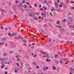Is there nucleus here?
Returning a JSON list of instances; mask_svg holds the SVG:
<instances>
[{
	"label": "nucleus",
	"instance_id": "a211bd4d",
	"mask_svg": "<svg viewBox=\"0 0 74 74\" xmlns=\"http://www.w3.org/2000/svg\"><path fill=\"white\" fill-rule=\"evenodd\" d=\"M1 12H4V10H1Z\"/></svg>",
	"mask_w": 74,
	"mask_h": 74
},
{
	"label": "nucleus",
	"instance_id": "774afa93",
	"mask_svg": "<svg viewBox=\"0 0 74 74\" xmlns=\"http://www.w3.org/2000/svg\"><path fill=\"white\" fill-rule=\"evenodd\" d=\"M30 68H29L28 69V70H30Z\"/></svg>",
	"mask_w": 74,
	"mask_h": 74
},
{
	"label": "nucleus",
	"instance_id": "9d476101",
	"mask_svg": "<svg viewBox=\"0 0 74 74\" xmlns=\"http://www.w3.org/2000/svg\"><path fill=\"white\" fill-rule=\"evenodd\" d=\"M46 61L48 62H51V60L48 59L47 58L46 59Z\"/></svg>",
	"mask_w": 74,
	"mask_h": 74
},
{
	"label": "nucleus",
	"instance_id": "b1692460",
	"mask_svg": "<svg viewBox=\"0 0 74 74\" xmlns=\"http://www.w3.org/2000/svg\"><path fill=\"white\" fill-rule=\"evenodd\" d=\"M40 53H44V52H42V51H40Z\"/></svg>",
	"mask_w": 74,
	"mask_h": 74
},
{
	"label": "nucleus",
	"instance_id": "f3484780",
	"mask_svg": "<svg viewBox=\"0 0 74 74\" xmlns=\"http://www.w3.org/2000/svg\"><path fill=\"white\" fill-rule=\"evenodd\" d=\"M32 63L34 64V65H36V63L35 62H33Z\"/></svg>",
	"mask_w": 74,
	"mask_h": 74
},
{
	"label": "nucleus",
	"instance_id": "2eb2a0df",
	"mask_svg": "<svg viewBox=\"0 0 74 74\" xmlns=\"http://www.w3.org/2000/svg\"><path fill=\"white\" fill-rule=\"evenodd\" d=\"M58 56V55H56L54 56V57L55 58H56Z\"/></svg>",
	"mask_w": 74,
	"mask_h": 74
},
{
	"label": "nucleus",
	"instance_id": "0e129e2a",
	"mask_svg": "<svg viewBox=\"0 0 74 74\" xmlns=\"http://www.w3.org/2000/svg\"><path fill=\"white\" fill-rule=\"evenodd\" d=\"M61 4H63V2H61Z\"/></svg>",
	"mask_w": 74,
	"mask_h": 74
},
{
	"label": "nucleus",
	"instance_id": "bb28decb",
	"mask_svg": "<svg viewBox=\"0 0 74 74\" xmlns=\"http://www.w3.org/2000/svg\"><path fill=\"white\" fill-rule=\"evenodd\" d=\"M67 63H68V61H67L65 63V64H67Z\"/></svg>",
	"mask_w": 74,
	"mask_h": 74
},
{
	"label": "nucleus",
	"instance_id": "a19ab883",
	"mask_svg": "<svg viewBox=\"0 0 74 74\" xmlns=\"http://www.w3.org/2000/svg\"><path fill=\"white\" fill-rule=\"evenodd\" d=\"M43 58H46V56H43Z\"/></svg>",
	"mask_w": 74,
	"mask_h": 74
},
{
	"label": "nucleus",
	"instance_id": "680f3d73",
	"mask_svg": "<svg viewBox=\"0 0 74 74\" xmlns=\"http://www.w3.org/2000/svg\"><path fill=\"white\" fill-rule=\"evenodd\" d=\"M26 3V4H28V5L29 4V3L27 2Z\"/></svg>",
	"mask_w": 74,
	"mask_h": 74
},
{
	"label": "nucleus",
	"instance_id": "49530a36",
	"mask_svg": "<svg viewBox=\"0 0 74 74\" xmlns=\"http://www.w3.org/2000/svg\"><path fill=\"white\" fill-rule=\"evenodd\" d=\"M14 18H16V15H14Z\"/></svg>",
	"mask_w": 74,
	"mask_h": 74
},
{
	"label": "nucleus",
	"instance_id": "f03ea898",
	"mask_svg": "<svg viewBox=\"0 0 74 74\" xmlns=\"http://www.w3.org/2000/svg\"><path fill=\"white\" fill-rule=\"evenodd\" d=\"M44 13H42V14H41L42 15H43L44 16V17H45V15H46V12H45V11L44 12Z\"/></svg>",
	"mask_w": 74,
	"mask_h": 74
},
{
	"label": "nucleus",
	"instance_id": "8fccbe9b",
	"mask_svg": "<svg viewBox=\"0 0 74 74\" xmlns=\"http://www.w3.org/2000/svg\"><path fill=\"white\" fill-rule=\"evenodd\" d=\"M14 72L15 73H17V71L15 70Z\"/></svg>",
	"mask_w": 74,
	"mask_h": 74
},
{
	"label": "nucleus",
	"instance_id": "c756f323",
	"mask_svg": "<svg viewBox=\"0 0 74 74\" xmlns=\"http://www.w3.org/2000/svg\"><path fill=\"white\" fill-rule=\"evenodd\" d=\"M8 36H11V34L10 33H9L8 34Z\"/></svg>",
	"mask_w": 74,
	"mask_h": 74
},
{
	"label": "nucleus",
	"instance_id": "6e6d98bb",
	"mask_svg": "<svg viewBox=\"0 0 74 74\" xmlns=\"http://www.w3.org/2000/svg\"><path fill=\"white\" fill-rule=\"evenodd\" d=\"M39 7L40 8H41V5H40Z\"/></svg>",
	"mask_w": 74,
	"mask_h": 74
},
{
	"label": "nucleus",
	"instance_id": "58836bf2",
	"mask_svg": "<svg viewBox=\"0 0 74 74\" xmlns=\"http://www.w3.org/2000/svg\"><path fill=\"white\" fill-rule=\"evenodd\" d=\"M1 29H4V28H3V27H1Z\"/></svg>",
	"mask_w": 74,
	"mask_h": 74
},
{
	"label": "nucleus",
	"instance_id": "3c124183",
	"mask_svg": "<svg viewBox=\"0 0 74 74\" xmlns=\"http://www.w3.org/2000/svg\"><path fill=\"white\" fill-rule=\"evenodd\" d=\"M36 57V55H35L34 56V58H35Z\"/></svg>",
	"mask_w": 74,
	"mask_h": 74
},
{
	"label": "nucleus",
	"instance_id": "6e6552de",
	"mask_svg": "<svg viewBox=\"0 0 74 74\" xmlns=\"http://www.w3.org/2000/svg\"><path fill=\"white\" fill-rule=\"evenodd\" d=\"M48 69V67H47L46 68H43V70H44V71H45L46 70H47Z\"/></svg>",
	"mask_w": 74,
	"mask_h": 74
},
{
	"label": "nucleus",
	"instance_id": "603ef678",
	"mask_svg": "<svg viewBox=\"0 0 74 74\" xmlns=\"http://www.w3.org/2000/svg\"><path fill=\"white\" fill-rule=\"evenodd\" d=\"M50 14L51 15V16H52V14H51V13H50Z\"/></svg>",
	"mask_w": 74,
	"mask_h": 74
},
{
	"label": "nucleus",
	"instance_id": "c9c22d12",
	"mask_svg": "<svg viewBox=\"0 0 74 74\" xmlns=\"http://www.w3.org/2000/svg\"><path fill=\"white\" fill-rule=\"evenodd\" d=\"M59 6L60 7H62V5H59Z\"/></svg>",
	"mask_w": 74,
	"mask_h": 74
},
{
	"label": "nucleus",
	"instance_id": "393cba45",
	"mask_svg": "<svg viewBox=\"0 0 74 74\" xmlns=\"http://www.w3.org/2000/svg\"><path fill=\"white\" fill-rule=\"evenodd\" d=\"M43 8L44 9H45V10H47V8H45L44 7H43Z\"/></svg>",
	"mask_w": 74,
	"mask_h": 74
},
{
	"label": "nucleus",
	"instance_id": "0eeeda50",
	"mask_svg": "<svg viewBox=\"0 0 74 74\" xmlns=\"http://www.w3.org/2000/svg\"><path fill=\"white\" fill-rule=\"evenodd\" d=\"M55 6L56 7V8H57L58 7V4L57 3H55Z\"/></svg>",
	"mask_w": 74,
	"mask_h": 74
},
{
	"label": "nucleus",
	"instance_id": "423d86ee",
	"mask_svg": "<svg viewBox=\"0 0 74 74\" xmlns=\"http://www.w3.org/2000/svg\"><path fill=\"white\" fill-rule=\"evenodd\" d=\"M29 15L30 16H34V14H33V15H32V13H29Z\"/></svg>",
	"mask_w": 74,
	"mask_h": 74
},
{
	"label": "nucleus",
	"instance_id": "f704fd0d",
	"mask_svg": "<svg viewBox=\"0 0 74 74\" xmlns=\"http://www.w3.org/2000/svg\"><path fill=\"white\" fill-rule=\"evenodd\" d=\"M23 45H24V46H26V44H24Z\"/></svg>",
	"mask_w": 74,
	"mask_h": 74
},
{
	"label": "nucleus",
	"instance_id": "5701e85b",
	"mask_svg": "<svg viewBox=\"0 0 74 74\" xmlns=\"http://www.w3.org/2000/svg\"><path fill=\"white\" fill-rule=\"evenodd\" d=\"M17 61H20V59L19 58H18V59L17 60Z\"/></svg>",
	"mask_w": 74,
	"mask_h": 74
},
{
	"label": "nucleus",
	"instance_id": "338daca9",
	"mask_svg": "<svg viewBox=\"0 0 74 74\" xmlns=\"http://www.w3.org/2000/svg\"><path fill=\"white\" fill-rule=\"evenodd\" d=\"M18 7H21V5H19Z\"/></svg>",
	"mask_w": 74,
	"mask_h": 74
},
{
	"label": "nucleus",
	"instance_id": "e2e57ef3",
	"mask_svg": "<svg viewBox=\"0 0 74 74\" xmlns=\"http://www.w3.org/2000/svg\"><path fill=\"white\" fill-rule=\"evenodd\" d=\"M43 10V9L42 8H41L40 9V10Z\"/></svg>",
	"mask_w": 74,
	"mask_h": 74
},
{
	"label": "nucleus",
	"instance_id": "69168bd1",
	"mask_svg": "<svg viewBox=\"0 0 74 74\" xmlns=\"http://www.w3.org/2000/svg\"><path fill=\"white\" fill-rule=\"evenodd\" d=\"M71 34H72V35H74V33H71Z\"/></svg>",
	"mask_w": 74,
	"mask_h": 74
},
{
	"label": "nucleus",
	"instance_id": "a878e982",
	"mask_svg": "<svg viewBox=\"0 0 74 74\" xmlns=\"http://www.w3.org/2000/svg\"><path fill=\"white\" fill-rule=\"evenodd\" d=\"M4 67V65H2V66L1 67V69H3Z\"/></svg>",
	"mask_w": 74,
	"mask_h": 74
},
{
	"label": "nucleus",
	"instance_id": "aec40b11",
	"mask_svg": "<svg viewBox=\"0 0 74 74\" xmlns=\"http://www.w3.org/2000/svg\"><path fill=\"white\" fill-rule=\"evenodd\" d=\"M57 24H58V25L59 24V23H60L59 22V21H58V22H56Z\"/></svg>",
	"mask_w": 74,
	"mask_h": 74
},
{
	"label": "nucleus",
	"instance_id": "20e7f679",
	"mask_svg": "<svg viewBox=\"0 0 74 74\" xmlns=\"http://www.w3.org/2000/svg\"><path fill=\"white\" fill-rule=\"evenodd\" d=\"M12 36H16V34L15 33H13L12 35Z\"/></svg>",
	"mask_w": 74,
	"mask_h": 74
},
{
	"label": "nucleus",
	"instance_id": "e433bc0d",
	"mask_svg": "<svg viewBox=\"0 0 74 74\" xmlns=\"http://www.w3.org/2000/svg\"><path fill=\"white\" fill-rule=\"evenodd\" d=\"M44 26L45 27H47V25L46 24H45Z\"/></svg>",
	"mask_w": 74,
	"mask_h": 74
},
{
	"label": "nucleus",
	"instance_id": "de8ad7c7",
	"mask_svg": "<svg viewBox=\"0 0 74 74\" xmlns=\"http://www.w3.org/2000/svg\"><path fill=\"white\" fill-rule=\"evenodd\" d=\"M23 41H24L25 42H27L26 40L25 41V40H23Z\"/></svg>",
	"mask_w": 74,
	"mask_h": 74
},
{
	"label": "nucleus",
	"instance_id": "4468645a",
	"mask_svg": "<svg viewBox=\"0 0 74 74\" xmlns=\"http://www.w3.org/2000/svg\"><path fill=\"white\" fill-rule=\"evenodd\" d=\"M3 56H7V54L5 53H4Z\"/></svg>",
	"mask_w": 74,
	"mask_h": 74
},
{
	"label": "nucleus",
	"instance_id": "6ab92c4d",
	"mask_svg": "<svg viewBox=\"0 0 74 74\" xmlns=\"http://www.w3.org/2000/svg\"><path fill=\"white\" fill-rule=\"evenodd\" d=\"M16 64L17 65V66H18V67H19V64L18 63H16Z\"/></svg>",
	"mask_w": 74,
	"mask_h": 74
},
{
	"label": "nucleus",
	"instance_id": "052dcab7",
	"mask_svg": "<svg viewBox=\"0 0 74 74\" xmlns=\"http://www.w3.org/2000/svg\"><path fill=\"white\" fill-rule=\"evenodd\" d=\"M29 8H32V6H31L30 5H29Z\"/></svg>",
	"mask_w": 74,
	"mask_h": 74
},
{
	"label": "nucleus",
	"instance_id": "cd10ccee",
	"mask_svg": "<svg viewBox=\"0 0 74 74\" xmlns=\"http://www.w3.org/2000/svg\"><path fill=\"white\" fill-rule=\"evenodd\" d=\"M16 3H19V1H16Z\"/></svg>",
	"mask_w": 74,
	"mask_h": 74
},
{
	"label": "nucleus",
	"instance_id": "39448f33",
	"mask_svg": "<svg viewBox=\"0 0 74 74\" xmlns=\"http://www.w3.org/2000/svg\"><path fill=\"white\" fill-rule=\"evenodd\" d=\"M17 38H18V40H19V39L20 38H21V39H23V38L21 37V36H17Z\"/></svg>",
	"mask_w": 74,
	"mask_h": 74
},
{
	"label": "nucleus",
	"instance_id": "72a5a7b5",
	"mask_svg": "<svg viewBox=\"0 0 74 74\" xmlns=\"http://www.w3.org/2000/svg\"><path fill=\"white\" fill-rule=\"evenodd\" d=\"M42 40H43V41H44V38H42Z\"/></svg>",
	"mask_w": 74,
	"mask_h": 74
},
{
	"label": "nucleus",
	"instance_id": "f257e3e1",
	"mask_svg": "<svg viewBox=\"0 0 74 74\" xmlns=\"http://www.w3.org/2000/svg\"><path fill=\"white\" fill-rule=\"evenodd\" d=\"M57 27L59 28V29H61V33L63 34V32L64 31V29L62 28V26H58L57 25Z\"/></svg>",
	"mask_w": 74,
	"mask_h": 74
},
{
	"label": "nucleus",
	"instance_id": "864d4df0",
	"mask_svg": "<svg viewBox=\"0 0 74 74\" xmlns=\"http://www.w3.org/2000/svg\"><path fill=\"white\" fill-rule=\"evenodd\" d=\"M51 40L50 39L49 41V42H51Z\"/></svg>",
	"mask_w": 74,
	"mask_h": 74
},
{
	"label": "nucleus",
	"instance_id": "dca6fc26",
	"mask_svg": "<svg viewBox=\"0 0 74 74\" xmlns=\"http://www.w3.org/2000/svg\"><path fill=\"white\" fill-rule=\"evenodd\" d=\"M43 18H44V16L42 17L41 18V16H40L39 17V19H41V18H42V19H43Z\"/></svg>",
	"mask_w": 74,
	"mask_h": 74
},
{
	"label": "nucleus",
	"instance_id": "4be33fe9",
	"mask_svg": "<svg viewBox=\"0 0 74 74\" xmlns=\"http://www.w3.org/2000/svg\"><path fill=\"white\" fill-rule=\"evenodd\" d=\"M24 8H27V5H24Z\"/></svg>",
	"mask_w": 74,
	"mask_h": 74
},
{
	"label": "nucleus",
	"instance_id": "4d7b16f0",
	"mask_svg": "<svg viewBox=\"0 0 74 74\" xmlns=\"http://www.w3.org/2000/svg\"><path fill=\"white\" fill-rule=\"evenodd\" d=\"M15 39H18V37H15Z\"/></svg>",
	"mask_w": 74,
	"mask_h": 74
},
{
	"label": "nucleus",
	"instance_id": "ddd939ff",
	"mask_svg": "<svg viewBox=\"0 0 74 74\" xmlns=\"http://www.w3.org/2000/svg\"><path fill=\"white\" fill-rule=\"evenodd\" d=\"M52 68H53V70H56V67H55V66H53Z\"/></svg>",
	"mask_w": 74,
	"mask_h": 74
},
{
	"label": "nucleus",
	"instance_id": "1a4fd4ad",
	"mask_svg": "<svg viewBox=\"0 0 74 74\" xmlns=\"http://www.w3.org/2000/svg\"><path fill=\"white\" fill-rule=\"evenodd\" d=\"M46 56V58H50V57L49 56L48 54H47Z\"/></svg>",
	"mask_w": 74,
	"mask_h": 74
},
{
	"label": "nucleus",
	"instance_id": "a18cd8bd",
	"mask_svg": "<svg viewBox=\"0 0 74 74\" xmlns=\"http://www.w3.org/2000/svg\"><path fill=\"white\" fill-rule=\"evenodd\" d=\"M71 3H74V2L72 1H71Z\"/></svg>",
	"mask_w": 74,
	"mask_h": 74
},
{
	"label": "nucleus",
	"instance_id": "4c0bfd02",
	"mask_svg": "<svg viewBox=\"0 0 74 74\" xmlns=\"http://www.w3.org/2000/svg\"><path fill=\"white\" fill-rule=\"evenodd\" d=\"M36 15H39V13H38L37 12L36 13Z\"/></svg>",
	"mask_w": 74,
	"mask_h": 74
},
{
	"label": "nucleus",
	"instance_id": "09e8293b",
	"mask_svg": "<svg viewBox=\"0 0 74 74\" xmlns=\"http://www.w3.org/2000/svg\"><path fill=\"white\" fill-rule=\"evenodd\" d=\"M1 64H3L4 63V62H1Z\"/></svg>",
	"mask_w": 74,
	"mask_h": 74
},
{
	"label": "nucleus",
	"instance_id": "5fc2aeb1",
	"mask_svg": "<svg viewBox=\"0 0 74 74\" xmlns=\"http://www.w3.org/2000/svg\"><path fill=\"white\" fill-rule=\"evenodd\" d=\"M60 63H62V61L61 60L60 61Z\"/></svg>",
	"mask_w": 74,
	"mask_h": 74
},
{
	"label": "nucleus",
	"instance_id": "412c9836",
	"mask_svg": "<svg viewBox=\"0 0 74 74\" xmlns=\"http://www.w3.org/2000/svg\"><path fill=\"white\" fill-rule=\"evenodd\" d=\"M34 6H35V7H37V4L35 3L34 4Z\"/></svg>",
	"mask_w": 74,
	"mask_h": 74
},
{
	"label": "nucleus",
	"instance_id": "7c9ffc66",
	"mask_svg": "<svg viewBox=\"0 0 74 74\" xmlns=\"http://www.w3.org/2000/svg\"><path fill=\"white\" fill-rule=\"evenodd\" d=\"M62 21L63 22H66V19H64V21Z\"/></svg>",
	"mask_w": 74,
	"mask_h": 74
},
{
	"label": "nucleus",
	"instance_id": "c85d7f7f",
	"mask_svg": "<svg viewBox=\"0 0 74 74\" xmlns=\"http://www.w3.org/2000/svg\"><path fill=\"white\" fill-rule=\"evenodd\" d=\"M20 64H21V65L22 66H23V64H22V63H20Z\"/></svg>",
	"mask_w": 74,
	"mask_h": 74
},
{
	"label": "nucleus",
	"instance_id": "37998d69",
	"mask_svg": "<svg viewBox=\"0 0 74 74\" xmlns=\"http://www.w3.org/2000/svg\"><path fill=\"white\" fill-rule=\"evenodd\" d=\"M25 1L24 0L23 1V3H25Z\"/></svg>",
	"mask_w": 74,
	"mask_h": 74
},
{
	"label": "nucleus",
	"instance_id": "c03bdc74",
	"mask_svg": "<svg viewBox=\"0 0 74 74\" xmlns=\"http://www.w3.org/2000/svg\"><path fill=\"white\" fill-rule=\"evenodd\" d=\"M70 43L71 44H73V42H70Z\"/></svg>",
	"mask_w": 74,
	"mask_h": 74
},
{
	"label": "nucleus",
	"instance_id": "9b49d317",
	"mask_svg": "<svg viewBox=\"0 0 74 74\" xmlns=\"http://www.w3.org/2000/svg\"><path fill=\"white\" fill-rule=\"evenodd\" d=\"M55 11V8H52L51 10V11Z\"/></svg>",
	"mask_w": 74,
	"mask_h": 74
},
{
	"label": "nucleus",
	"instance_id": "bf43d9fd",
	"mask_svg": "<svg viewBox=\"0 0 74 74\" xmlns=\"http://www.w3.org/2000/svg\"><path fill=\"white\" fill-rule=\"evenodd\" d=\"M4 73H5V74H7V72H5Z\"/></svg>",
	"mask_w": 74,
	"mask_h": 74
},
{
	"label": "nucleus",
	"instance_id": "2f4dec72",
	"mask_svg": "<svg viewBox=\"0 0 74 74\" xmlns=\"http://www.w3.org/2000/svg\"><path fill=\"white\" fill-rule=\"evenodd\" d=\"M36 67L37 69H39V67L38 66H36Z\"/></svg>",
	"mask_w": 74,
	"mask_h": 74
},
{
	"label": "nucleus",
	"instance_id": "13d9d810",
	"mask_svg": "<svg viewBox=\"0 0 74 74\" xmlns=\"http://www.w3.org/2000/svg\"><path fill=\"white\" fill-rule=\"evenodd\" d=\"M10 53H13V52L12 51H10Z\"/></svg>",
	"mask_w": 74,
	"mask_h": 74
},
{
	"label": "nucleus",
	"instance_id": "473e14b6",
	"mask_svg": "<svg viewBox=\"0 0 74 74\" xmlns=\"http://www.w3.org/2000/svg\"><path fill=\"white\" fill-rule=\"evenodd\" d=\"M51 3V2H49L47 3V5H48V4H49V3Z\"/></svg>",
	"mask_w": 74,
	"mask_h": 74
},
{
	"label": "nucleus",
	"instance_id": "7ed1b4c3",
	"mask_svg": "<svg viewBox=\"0 0 74 74\" xmlns=\"http://www.w3.org/2000/svg\"><path fill=\"white\" fill-rule=\"evenodd\" d=\"M0 60H3V61L4 62V61H5V60H6V59L4 58H0Z\"/></svg>",
	"mask_w": 74,
	"mask_h": 74
},
{
	"label": "nucleus",
	"instance_id": "79ce46f5",
	"mask_svg": "<svg viewBox=\"0 0 74 74\" xmlns=\"http://www.w3.org/2000/svg\"><path fill=\"white\" fill-rule=\"evenodd\" d=\"M69 15H71V13H70L69 12Z\"/></svg>",
	"mask_w": 74,
	"mask_h": 74
},
{
	"label": "nucleus",
	"instance_id": "f8f14e48",
	"mask_svg": "<svg viewBox=\"0 0 74 74\" xmlns=\"http://www.w3.org/2000/svg\"><path fill=\"white\" fill-rule=\"evenodd\" d=\"M5 40H6V38H3L2 39V41H4Z\"/></svg>",
	"mask_w": 74,
	"mask_h": 74
},
{
	"label": "nucleus",
	"instance_id": "ea45409f",
	"mask_svg": "<svg viewBox=\"0 0 74 74\" xmlns=\"http://www.w3.org/2000/svg\"><path fill=\"white\" fill-rule=\"evenodd\" d=\"M38 74H44V73H38Z\"/></svg>",
	"mask_w": 74,
	"mask_h": 74
}]
</instances>
